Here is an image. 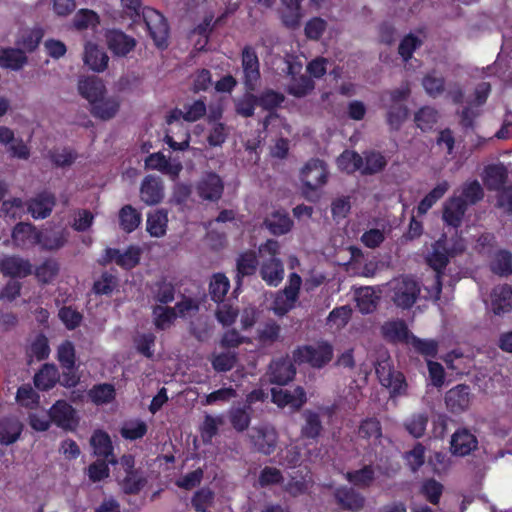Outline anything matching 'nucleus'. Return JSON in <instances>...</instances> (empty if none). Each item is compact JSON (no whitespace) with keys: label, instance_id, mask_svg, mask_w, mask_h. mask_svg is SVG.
Returning a JSON list of instances; mask_svg holds the SVG:
<instances>
[{"label":"nucleus","instance_id":"1","mask_svg":"<svg viewBox=\"0 0 512 512\" xmlns=\"http://www.w3.org/2000/svg\"><path fill=\"white\" fill-rule=\"evenodd\" d=\"M390 299L403 310L410 309L417 301L421 288L418 281L410 275H402L390 283Z\"/></svg>","mask_w":512,"mask_h":512},{"label":"nucleus","instance_id":"2","mask_svg":"<svg viewBox=\"0 0 512 512\" xmlns=\"http://www.w3.org/2000/svg\"><path fill=\"white\" fill-rule=\"evenodd\" d=\"M328 176L329 171L325 161L318 158L310 159L302 168L300 175L305 198L312 200V193L318 197L316 192L326 185Z\"/></svg>","mask_w":512,"mask_h":512},{"label":"nucleus","instance_id":"3","mask_svg":"<svg viewBox=\"0 0 512 512\" xmlns=\"http://www.w3.org/2000/svg\"><path fill=\"white\" fill-rule=\"evenodd\" d=\"M142 16L155 45L159 49H166L169 37V25L166 18L159 11L150 7L143 8Z\"/></svg>","mask_w":512,"mask_h":512},{"label":"nucleus","instance_id":"4","mask_svg":"<svg viewBox=\"0 0 512 512\" xmlns=\"http://www.w3.org/2000/svg\"><path fill=\"white\" fill-rule=\"evenodd\" d=\"M298 363H308L312 367L321 368L333 358V347L328 342H320L317 346H300L293 352Z\"/></svg>","mask_w":512,"mask_h":512},{"label":"nucleus","instance_id":"5","mask_svg":"<svg viewBox=\"0 0 512 512\" xmlns=\"http://www.w3.org/2000/svg\"><path fill=\"white\" fill-rule=\"evenodd\" d=\"M242 81L246 91H254L260 80V61L255 47L245 45L241 51Z\"/></svg>","mask_w":512,"mask_h":512},{"label":"nucleus","instance_id":"6","mask_svg":"<svg viewBox=\"0 0 512 512\" xmlns=\"http://www.w3.org/2000/svg\"><path fill=\"white\" fill-rule=\"evenodd\" d=\"M448 262L449 254L445 241H436L433 244L432 252L427 257V263L435 271L433 287L437 295L442 292V275Z\"/></svg>","mask_w":512,"mask_h":512},{"label":"nucleus","instance_id":"7","mask_svg":"<svg viewBox=\"0 0 512 512\" xmlns=\"http://www.w3.org/2000/svg\"><path fill=\"white\" fill-rule=\"evenodd\" d=\"M51 422L66 431H74L79 419L74 407L66 400H57L49 409Z\"/></svg>","mask_w":512,"mask_h":512},{"label":"nucleus","instance_id":"8","mask_svg":"<svg viewBox=\"0 0 512 512\" xmlns=\"http://www.w3.org/2000/svg\"><path fill=\"white\" fill-rule=\"evenodd\" d=\"M141 249L136 245H130L124 253L117 248H106L102 264L106 265L115 262L125 270L135 268L140 263Z\"/></svg>","mask_w":512,"mask_h":512},{"label":"nucleus","instance_id":"9","mask_svg":"<svg viewBox=\"0 0 512 512\" xmlns=\"http://www.w3.org/2000/svg\"><path fill=\"white\" fill-rule=\"evenodd\" d=\"M195 190L201 199L217 202L222 197L224 183L217 173L205 172L197 181Z\"/></svg>","mask_w":512,"mask_h":512},{"label":"nucleus","instance_id":"10","mask_svg":"<svg viewBox=\"0 0 512 512\" xmlns=\"http://www.w3.org/2000/svg\"><path fill=\"white\" fill-rule=\"evenodd\" d=\"M381 337L389 344H409L413 333L403 319L385 321L380 326Z\"/></svg>","mask_w":512,"mask_h":512},{"label":"nucleus","instance_id":"11","mask_svg":"<svg viewBox=\"0 0 512 512\" xmlns=\"http://www.w3.org/2000/svg\"><path fill=\"white\" fill-rule=\"evenodd\" d=\"M254 451L269 456L276 450L278 434L274 429L267 427L253 428L249 434Z\"/></svg>","mask_w":512,"mask_h":512},{"label":"nucleus","instance_id":"12","mask_svg":"<svg viewBox=\"0 0 512 512\" xmlns=\"http://www.w3.org/2000/svg\"><path fill=\"white\" fill-rule=\"evenodd\" d=\"M446 408L452 414L458 415L468 410L471 402V389L466 384H458L445 393Z\"/></svg>","mask_w":512,"mask_h":512},{"label":"nucleus","instance_id":"13","mask_svg":"<svg viewBox=\"0 0 512 512\" xmlns=\"http://www.w3.org/2000/svg\"><path fill=\"white\" fill-rule=\"evenodd\" d=\"M334 498L342 510L358 512L365 507V497L355 487L340 486L334 492Z\"/></svg>","mask_w":512,"mask_h":512},{"label":"nucleus","instance_id":"14","mask_svg":"<svg viewBox=\"0 0 512 512\" xmlns=\"http://www.w3.org/2000/svg\"><path fill=\"white\" fill-rule=\"evenodd\" d=\"M32 268L29 260L17 255L4 256L0 259V271L4 276L25 278L32 274Z\"/></svg>","mask_w":512,"mask_h":512},{"label":"nucleus","instance_id":"15","mask_svg":"<svg viewBox=\"0 0 512 512\" xmlns=\"http://www.w3.org/2000/svg\"><path fill=\"white\" fill-rule=\"evenodd\" d=\"M450 445L454 455L466 456L477 449L478 440L467 428H459L453 433Z\"/></svg>","mask_w":512,"mask_h":512},{"label":"nucleus","instance_id":"16","mask_svg":"<svg viewBox=\"0 0 512 512\" xmlns=\"http://www.w3.org/2000/svg\"><path fill=\"white\" fill-rule=\"evenodd\" d=\"M140 198L147 205L159 204L164 198V186L159 177L147 175L140 187Z\"/></svg>","mask_w":512,"mask_h":512},{"label":"nucleus","instance_id":"17","mask_svg":"<svg viewBox=\"0 0 512 512\" xmlns=\"http://www.w3.org/2000/svg\"><path fill=\"white\" fill-rule=\"evenodd\" d=\"M55 204V195L43 191L28 201L27 208L34 219H45L51 214Z\"/></svg>","mask_w":512,"mask_h":512},{"label":"nucleus","instance_id":"18","mask_svg":"<svg viewBox=\"0 0 512 512\" xmlns=\"http://www.w3.org/2000/svg\"><path fill=\"white\" fill-rule=\"evenodd\" d=\"M296 374L294 364L288 358L273 360L269 365V380L271 383L286 385Z\"/></svg>","mask_w":512,"mask_h":512},{"label":"nucleus","instance_id":"19","mask_svg":"<svg viewBox=\"0 0 512 512\" xmlns=\"http://www.w3.org/2000/svg\"><path fill=\"white\" fill-rule=\"evenodd\" d=\"M272 402L279 407L291 405L295 408H300L307 400L304 389L297 386L293 391L281 388L271 389Z\"/></svg>","mask_w":512,"mask_h":512},{"label":"nucleus","instance_id":"20","mask_svg":"<svg viewBox=\"0 0 512 512\" xmlns=\"http://www.w3.org/2000/svg\"><path fill=\"white\" fill-rule=\"evenodd\" d=\"M108 48L118 56H126L136 46V40L120 30H110L106 34Z\"/></svg>","mask_w":512,"mask_h":512},{"label":"nucleus","instance_id":"21","mask_svg":"<svg viewBox=\"0 0 512 512\" xmlns=\"http://www.w3.org/2000/svg\"><path fill=\"white\" fill-rule=\"evenodd\" d=\"M264 225L275 236H282L291 231L294 222L285 210H276L264 219Z\"/></svg>","mask_w":512,"mask_h":512},{"label":"nucleus","instance_id":"22","mask_svg":"<svg viewBox=\"0 0 512 512\" xmlns=\"http://www.w3.org/2000/svg\"><path fill=\"white\" fill-rule=\"evenodd\" d=\"M466 210V203L461 197H450L443 207V220L447 225L458 228Z\"/></svg>","mask_w":512,"mask_h":512},{"label":"nucleus","instance_id":"23","mask_svg":"<svg viewBox=\"0 0 512 512\" xmlns=\"http://www.w3.org/2000/svg\"><path fill=\"white\" fill-rule=\"evenodd\" d=\"M90 443L96 456L103 457L112 465L118 462L113 454L112 441L107 432L96 430L91 436Z\"/></svg>","mask_w":512,"mask_h":512},{"label":"nucleus","instance_id":"24","mask_svg":"<svg viewBox=\"0 0 512 512\" xmlns=\"http://www.w3.org/2000/svg\"><path fill=\"white\" fill-rule=\"evenodd\" d=\"M259 261L255 251L247 250L240 253L236 259V283L237 286L242 285L244 277L252 276L256 273Z\"/></svg>","mask_w":512,"mask_h":512},{"label":"nucleus","instance_id":"25","mask_svg":"<svg viewBox=\"0 0 512 512\" xmlns=\"http://www.w3.org/2000/svg\"><path fill=\"white\" fill-rule=\"evenodd\" d=\"M508 181V170L503 164H490L485 167L483 182L489 191H499Z\"/></svg>","mask_w":512,"mask_h":512},{"label":"nucleus","instance_id":"26","mask_svg":"<svg viewBox=\"0 0 512 512\" xmlns=\"http://www.w3.org/2000/svg\"><path fill=\"white\" fill-rule=\"evenodd\" d=\"M60 381V373L53 363H45L34 375L33 382L40 391H49Z\"/></svg>","mask_w":512,"mask_h":512},{"label":"nucleus","instance_id":"27","mask_svg":"<svg viewBox=\"0 0 512 512\" xmlns=\"http://www.w3.org/2000/svg\"><path fill=\"white\" fill-rule=\"evenodd\" d=\"M302 417L304 422L300 430L301 437L316 442L324 430L319 413L312 410H305L302 413Z\"/></svg>","mask_w":512,"mask_h":512},{"label":"nucleus","instance_id":"28","mask_svg":"<svg viewBox=\"0 0 512 512\" xmlns=\"http://www.w3.org/2000/svg\"><path fill=\"white\" fill-rule=\"evenodd\" d=\"M345 479L358 489L370 488L376 480V470L373 464H366L360 469L348 471Z\"/></svg>","mask_w":512,"mask_h":512},{"label":"nucleus","instance_id":"29","mask_svg":"<svg viewBox=\"0 0 512 512\" xmlns=\"http://www.w3.org/2000/svg\"><path fill=\"white\" fill-rule=\"evenodd\" d=\"M85 65L96 72L104 71L108 66L109 57L98 45L87 42L83 57Z\"/></svg>","mask_w":512,"mask_h":512},{"label":"nucleus","instance_id":"30","mask_svg":"<svg viewBox=\"0 0 512 512\" xmlns=\"http://www.w3.org/2000/svg\"><path fill=\"white\" fill-rule=\"evenodd\" d=\"M78 91L92 105L104 96L106 88L101 79L93 76L80 79Z\"/></svg>","mask_w":512,"mask_h":512},{"label":"nucleus","instance_id":"31","mask_svg":"<svg viewBox=\"0 0 512 512\" xmlns=\"http://www.w3.org/2000/svg\"><path fill=\"white\" fill-rule=\"evenodd\" d=\"M260 276L269 286H278L284 278V266L279 258H269L260 267Z\"/></svg>","mask_w":512,"mask_h":512},{"label":"nucleus","instance_id":"32","mask_svg":"<svg viewBox=\"0 0 512 512\" xmlns=\"http://www.w3.org/2000/svg\"><path fill=\"white\" fill-rule=\"evenodd\" d=\"M38 234L39 230L35 226L30 223L20 222L13 228L12 239L17 247L24 249L36 245V239L39 237Z\"/></svg>","mask_w":512,"mask_h":512},{"label":"nucleus","instance_id":"33","mask_svg":"<svg viewBox=\"0 0 512 512\" xmlns=\"http://www.w3.org/2000/svg\"><path fill=\"white\" fill-rule=\"evenodd\" d=\"M492 310L496 315L512 311V287L504 284L492 292Z\"/></svg>","mask_w":512,"mask_h":512},{"label":"nucleus","instance_id":"34","mask_svg":"<svg viewBox=\"0 0 512 512\" xmlns=\"http://www.w3.org/2000/svg\"><path fill=\"white\" fill-rule=\"evenodd\" d=\"M23 431L22 423L16 417L0 419V443L10 445L15 443Z\"/></svg>","mask_w":512,"mask_h":512},{"label":"nucleus","instance_id":"35","mask_svg":"<svg viewBox=\"0 0 512 512\" xmlns=\"http://www.w3.org/2000/svg\"><path fill=\"white\" fill-rule=\"evenodd\" d=\"M28 58L20 48H2L0 49V67L18 71L27 63Z\"/></svg>","mask_w":512,"mask_h":512},{"label":"nucleus","instance_id":"36","mask_svg":"<svg viewBox=\"0 0 512 512\" xmlns=\"http://www.w3.org/2000/svg\"><path fill=\"white\" fill-rule=\"evenodd\" d=\"M49 340L43 333H38L34 339L27 345L25 353L29 362L33 359L37 361L46 360L50 355Z\"/></svg>","mask_w":512,"mask_h":512},{"label":"nucleus","instance_id":"37","mask_svg":"<svg viewBox=\"0 0 512 512\" xmlns=\"http://www.w3.org/2000/svg\"><path fill=\"white\" fill-rule=\"evenodd\" d=\"M36 245H40L43 250L53 251L62 248L67 243L68 233L62 229L60 231H39Z\"/></svg>","mask_w":512,"mask_h":512},{"label":"nucleus","instance_id":"38","mask_svg":"<svg viewBox=\"0 0 512 512\" xmlns=\"http://www.w3.org/2000/svg\"><path fill=\"white\" fill-rule=\"evenodd\" d=\"M120 108V102L116 97L104 98V96L91 105V114L101 120L113 118Z\"/></svg>","mask_w":512,"mask_h":512},{"label":"nucleus","instance_id":"39","mask_svg":"<svg viewBox=\"0 0 512 512\" xmlns=\"http://www.w3.org/2000/svg\"><path fill=\"white\" fill-rule=\"evenodd\" d=\"M356 433L358 438L368 443L376 442L382 437V426L376 417H367L360 421Z\"/></svg>","mask_w":512,"mask_h":512},{"label":"nucleus","instance_id":"40","mask_svg":"<svg viewBox=\"0 0 512 512\" xmlns=\"http://www.w3.org/2000/svg\"><path fill=\"white\" fill-rule=\"evenodd\" d=\"M258 106L263 110L269 112V116L265 120V124L268 119L272 117L277 108H279L285 101L283 93L275 91L273 89H265L259 95H257Z\"/></svg>","mask_w":512,"mask_h":512},{"label":"nucleus","instance_id":"41","mask_svg":"<svg viewBox=\"0 0 512 512\" xmlns=\"http://www.w3.org/2000/svg\"><path fill=\"white\" fill-rule=\"evenodd\" d=\"M303 0H282V21L288 28L295 29L300 25L302 18L301 3Z\"/></svg>","mask_w":512,"mask_h":512},{"label":"nucleus","instance_id":"42","mask_svg":"<svg viewBox=\"0 0 512 512\" xmlns=\"http://www.w3.org/2000/svg\"><path fill=\"white\" fill-rule=\"evenodd\" d=\"M44 36L42 28L25 29L16 40L17 46L25 52H34Z\"/></svg>","mask_w":512,"mask_h":512},{"label":"nucleus","instance_id":"43","mask_svg":"<svg viewBox=\"0 0 512 512\" xmlns=\"http://www.w3.org/2000/svg\"><path fill=\"white\" fill-rule=\"evenodd\" d=\"M490 270L500 277H507L512 274V253L501 249L494 254L490 262Z\"/></svg>","mask_w":512,"mask_h":512},{"label":"nucleus","instance_id":"44","mask_svg":"<svg viewBox=\"0 0 512 512\" xmlns=\"http://www.w3.org/2000/svg\"><path fill=\"white\" fill-rule=\"evenodd\" d=\"M88 397L95 405L108 404L115 400L116 389L110 383L96 384L88 391Z\"/></svg>","mask_w":512,"mask_h":512},{"label":"nucleus","instance_id":"45","mask_svg":"<svg viewBox=\"0 0 512 512\" xmlns=\"http://www.w3.org/2000/svg\"><path fill=\"white\" fill-rule=\"evenodd\" d=\"M141 220V214L132 205H124L119 211V224L126 233L135 231L139 227Z\"/></svg>","mask_w":512,"mask_h":512},{"label":"nucleus","instance_id":"46","mask_svg":"<svg viewBox=\"0 0 512 512\" xmlns=\"http://www.w3.org/2000/svg\"><path fill=\"white\" fill-rule=\"evenodd\" d=\"M363 164V157L356 151L352 150H344L337 158L338 168L348 174L362 170Z\"/></svg>","mask_w":512,"mask_h":512},{"label":"nucleus","instance_id":"47","mask_svg":"<svg viewBox=\"0 0 512 512\" xmlns=\"http://www.w3.org/2000/svg\"><path fill=\"white\" fill-rule=\"evenodd\" d=\"M146 483L147 480L140 469L126 473L123 479L119 482L122 491L127 495L138 494L144 488Z\"/></svg>","mask_w":512,"mask_h":512},{"label":"nucleus","instance_id":"48","mask_svg":"<svg viewBox=\"0 0 512 512\" xmlns=\"http://www.w3.org/2000/svg\"><path fill=\"white\" fill-rule=\"evenodd\" d=\"M168 223L167 212L157 210L147 216L146 230L152 237H162L166 233Z\"/></svg>","mask_w":512,"mask_h":512},{"label":"nucleus","instance_id":"49","mask_svg":"<svg viewBox=\"0 0 512 512\" xmlns=\"http://www.w3.org/2000/svg\"><path fill=\"white\" fill-rule=\"evenodd\" d=\"M379 298L370 287L360 288L356 292V306L362 314H369L376 310Z\"/></svg>","mask_w":512,"mask_h":512},{"label":"nucleus","instance_id":"50","mask_svg":"<svg viewBox=\"0 0 512 512\" xmlns=\"http://www.w3.org/2000/svg\"><path fill=\"white\" fill-rule=\"evenodd\" d=\"M428 421L427 412L413 413L405 420L404 427L414 438H421L425 434Z\"/></svg>","mask_w":512,"mask_h":512},{"label":"nucleus","instance_id":"51","mask_svg":"<svg viewBox=\"0 0 512 512\" xmlns=\"http://www.w3.org/2000/svg\"><path fill=\"white\" fill-rule=\"evenodd\" d=\"M315 88L314 81L306 75L300 77H293L286 91L289 95L296 98H302L307 96Z\"/></svg>","mask_w":512,"mask_h":512},{"label":"nucleus","instance_id":"52","mask_svg":"<svg viewBox=\"0 0 512 512\" xmlns=\"http://www.w3.org/2000/svg\"><path fill=\"white\" fill-rule=\"evenodd\" d=\"M230 288L229 279L223 273L214 274L209 284L211 299L220 303L224 300Z\"/></svg>","mask_w":512,"mask_h":512},{"label":"nucleus","instance_id":"53","mask_svg":"<svg viewBox=\"0 0 512 512\" xmlns=\"http://www.w3.org/2000/svg\"><path fill=\"white\" fill-rule=\"evenodd\" d=\"M409 110L404 104H392L386 114V122L391 131H398L407 119Z\"/></svg>","mask_w":512,"mask_h":512},{"label":"nucleus","instance_id":"54","mask_svg":"<svg viewBox=\"0 0 512 512\" xmlns=\"http://www.w3.org/2000/svg\"><path fill=\"white\" fill-rule=\"evenodd\" d=\"M59 263L55 259H46L35 269V277L41 284L51 283L59 273Z\"/></svg>","mask_w":512,"mask_h":512},{"label":"nucleus","instance_id":"55","mask_svg":"<svg viewBox=\"0 0 512 512\" xmlns=\"http://www.w3.org/2000/svg\"><path fill=\"white\" fill-rule=\"evenodd\" d=\"M100 24L99 15L90 9H80L73 18L75 29L82 31L88 28H96Z\"/></svg>","mask_w":512,"mask_h":512},{"label":"nucleus","instance_id":"56","mask_svg":"<svg viewBox=\"0 0 512 512\" xmlns=\"http://www.w3.org/2000/svg\"><path fill=\"white\" fill-rule=\"evenodd\" d=\"M118 285L119 279L117 276L109 272H103L99 279L94 281L92 289L96 295L110 296Z\"/></svg>","mask_w":512,"mask_h":512},{"label":"nucleus","instance_id":"57","mask_svg":"<svg viewBox=\"0 0 512 512\" xmlns=\"http://www.w3.org/2000/svg\"><path fill=\"white\" fill-rule=\"evenodd\" d=\"M154 325L162 331L169 327L177 318L175 308L169 306H156L153 309Z\"/></svg>","mask_w":512,"mask_h":512},{"label":"nucleus","instance_id":"58","mask_svg":"<svg viewBox=\"0 0 512 512\" xmlns=\"http://www.w3.org/2000/svg\"><path fill=\"white\" fill-rule=\"evenodd\" d=\"M365 166L363 165L361 173L363 175H373L381 172L387 165L386 158L377 151L365 153Z\"/></svg>","mask_w":512,"mask_h":512},{"label":"nucleus","instance_id":"59","mask_svg":"<svg viewBox=\"0 0 512 512\" xmlns=\"http://www.w3.org/2000/svg\"><path fill=\"white\" fill-rule=\"evenodd\" d=\"M414 121L422 131L430 130L438 121V111L435 108L424 106L415 113Z\"/></svg>","mask_w":512,"mask_h":512},{"label":"nucleus","instance_id":"60","mask_svg":"<svg viewBox=\"0 0 512 512\" xmlns=\"http://www.w3.org/2000/svg\"><path fill=\"white\" fill-rule=\"evenodd\" d=\"M148 431L147 424L142 420L126 422L120 429L121 436L130 441L143 438Z\"/></svg>","mask_w":512,"mask_h":512},{"label":"nucleus","instance_id":"61","mask_svg":"<svg viewBox=\"0 0 512 512\" xmlns=\"http://www.w3.org/2000/svg\"><path fill=\"white\" fill-rule=\"evenodd\" d=\"M468 205H475L484 198V190L478 180L464 183L462 187V194L460 196Z\"/></svg>","mask_w":512,"mask_h":512},{"label":"nucleus","instance_id":"62","mask_svg":"<svg viewBox=\"0 0 512 512\" xmlns=\"http://www.w3.org/2000/svg\"><path fill=\"white\" fill-rule=\"evenodd\" d=\"M256 106H258L257 95L247 91L236 101L235 111L238 115L249 118L254 115Z\"/></svg>","mask_w":512,"mask_h":512},{"label":"nucleus","instance_id":"63","mask_svg":"<svg viewBox=\"0 0 512 512\" xmlns=\"http://www.w3.org/2000/svg\"><path fill=\"white\" fill-rule=\"evenodd\" d=\"M213 500L214 492L208 487H203L194 493L191 499V505L196 512H207Z\"/></svg>","mask_w":512,"mask_h":512},{"label":"nucleus","instance_id":"64","mask_svg":"<svg viewBox=\"0 0 512 512\" xmlns=\"http://www.w3.org/2000/svg\"><path fill=\"white\" fill-rule=\"evenodd\" d=\"M258 485L261 488H267L272 485L282 484L284 476L276 467L265 466L259 473Z\"/></svg>","mask_w":512,"mask_h":512}]
</instances>
